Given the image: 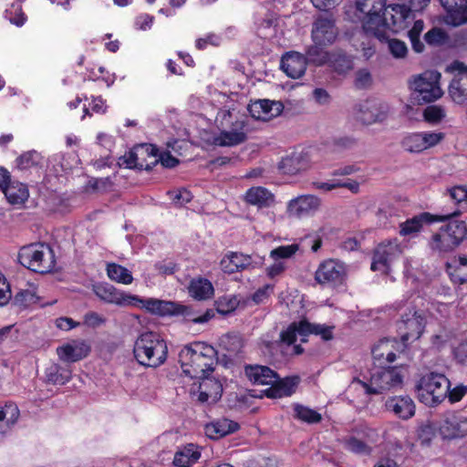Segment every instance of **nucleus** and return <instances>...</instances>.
Instances as JSON below:
<instances>
[{"label": "nucleus", "instance_id": "nucleus-26", "mask_svg": "<svg viewBox=\"0 0 467 467\" xmlns=\"http://www.w3.org/2000/svg\"><path fill=\"white\" fill-rule=\"evenodd\" d=\"M309 157L306 152H293L281 160L278 169L288 175H295L309 167Z\"/></svg>", "mask_w": 467, "mask_h": 467}, {"label": "nucleus", "instance_id": "nucleus-31", "mask_svg": "<svg viewBox=\"0 0 467 467\" xmlns=\"http://www.w3.org/2000/svg\"><path fill=\"white\" fill-rule=\"evenodd\" d=\"M239 429V424L228 419H221L205 425L204 431L208 438L218 440Z\"/></svg>", "mask_w": 467, "mask_h": 467}, {"label": "nucleus", "instance_id": "nucleus-23", "mask_svg": "<svg viewBox=\"0 0 467 467\" xmlns=\"http://www.w3.org/2000/svg\"><path fill=\"white\" fill-rule=\"evenodd\" d=\"M300 382L298 376L280 379L277 374L276 381L272 382L271 387L263 390V395L270 399H277L292 395Z\"/></svg>", "mask_w": 467, "mask_h": 467}, {"label": "nucleus", "instance_id": "nucleus-57", "mask_svg": "<svg viewBox=\"0 0 467 467\" xmlns=\"http://www.w3.org/2000/svg\"><path fill=\"white\" fill-rule=\"evenodd\" d=\"M452 278L460 284L467 282V256H460L456 265L452 267V271L450 272Z\"/></svg>", "mask_w": 467, "mask_h": 467}, {"label": "nucleus", "instance_id": "nucleus-33", "mask_svg": "<svg viewBox=\"0 0 467 467\" xmlns=\"http://www.w3.org/2000/svg\"><path fill=\"white\" fill-rule=\"evenodd\" d=\"M3 192L8 202L11 204H22L28 196V188L25 183L19 182H11L4 188Z\"/></svg>", "mask_w": 467, "mask_h": 467}, {"label": "nucleus", "instance_id": "nucleus-16", "mask_svg": "<svg viewBox=\"0 0 467 467\" xmlns=\"http://www.w3.org/2000/svg\"><path fill=\"white\" fill-rule=\"evenodd\" d=\"M438 429L442 439L452 440L467 436V418L447 413L440 420Z\"/></svg>", "mask_w": 467, "mask_h": 467}, {"label": "nucleus", "instance_id": "nucleus-1", "mask_svg": "<svg viewBox=\"0 0 467 467\" xmlns=\"http://www.w3.org/2000/svg\"><path fill=\"white\" fill-rule=\"evenodd\" d=\"M217 351L210 345L193 342L185 346L179 353V362L183 373L192 379L210 376L217 363Z\"/></svg>", "mask_w": 467, "mask_h": 467}, {"label": "nucleus", "instance_id": "nucleus-2", "mask_svg": "<svg viewBox=\"0 0 467 467\" xmlns=\"http://www.w3.org/2000/svg\"><path fill=\"white\" fill-rule=\"evenodd\" d=\"M133 355L138 363L147 368H159L168 358L166 341L156 332L140 334L133 346Z\"/></svg>", "mask_w": 467, "mask_h": 467}, {"label": "nucleus", "instance_id": "nucleus-39", "mask_svg": "<svg viewBox=\"0 0 467 467\" xmlns=\"http://www.w3.org/2000/svg\"><path fill=\"white\" fill-rule=\"evenodd\" d=\"M220 347L227 352L229 358L238 356L244 347V341L241 336L234 333H228L221 337Z\"/></svg>", "mask_w": 467, "mask_h": 467}, {"label": "nucleus", "instance_id": "nucleus-4", "mask_svg": "<svg viewBox=\"0 0 467 467\" xmlns=\"http://www.w3.org/2000/svg\"><path fill=\"white\" fill-rule=\"evenodd\" d=\"M353 383L360 385L367 395H379L401 389L403 385L402 367H381L373 372L369 383L355 378Z\"/></svg>", "mask_w": 467, "mask_h": 467}, {"label": "nucleus", "instance_id": "nucleus-17", "mask_svg": "<svg viewBox=\"0 0 467 467\" xmlns=\"http://www.w3.org/2000/svg\"><path fill=\"white\" fill-rule=\"evenodd\" d=\"M247 140L244 120L231 122L230 130H223L213 138V143L219 147H234Z\"/></svg>", "mask_w": 467, "mask_h": 467}, {"label": "nucleus", "instance_id": "nucleus-60", "mask_svg": "<svg viewBox=\"0 0 467 467\" xmlns=\"http://www.w3.org/2000/svg\"><path fill=\"white\" fill-rule=\"evenodd\" d=\"M391 33H389V39L379 40L380 42H387L389 45V49L390 53L395 57H404L408 53V48L406 44L403 41L390 38Z\"/></svg>", "mask_w": 467, "mask_h": 467}, {"label": "nucleus", "instance_id": "nucleus-53", "mask_svg": "<svg viewBox=\"0 0 467 467\" xmlns=\"http://www.w3.org/2000/svg\"><path fill=\"white\" fill-rule=\"evenodd\" d=\"M239 305V300L235 296H224L216 302V311L221 315H228L234 312Z\"/></svg>", "mask_w": 467, "mask_h": 467}, {"label": "nucleus", "instance_id": "nucleus-54", "mask_svg": "<svg viewBox=\"0 0 467 467\" xmlns=\"http://www.w3.org/2000/svg\"><path fill=\"white\" fill-rule=\"evenodd\" d=\"M167 195L175 207H182L192 199V192L184 188L169 191Z\"/></svg>", "mask_w": 467, "mask_h": 467}, {"label": "nucleus", "instance_id": "nucleus-35", "mask_svg": "<svg viewBox=\"0 0 467 467\" xmlns=\"http://www.w3.org/2000/svg\"><path fill=\"white\" fill-rule=\"evenodd\" d=\"M462 237L457 235H432L431 246L438 254L452 252L462 242Z\"/></svg>", "mask_w": 467, "mask_h": 467}, {"label": "nucleus", "instance_id": "nucleus-34", "mask_svg": "<svg viewBox=\"0 0 467 467\" xmlns=\"http://www.w3.org/2000/svg\"><path fill=\"white\" fill-rule=\"evenodd\" d=\"M45 378L47 383L65 385L71 379V369L67 367L52 363L46 368Z\"/></svg>", "mask_w": 467, "mask_h": 467}, {"label": "nucleus", "instance_id": "nucleus-27", "mask_svg": "<svg viewBox=\"0 0 467 467\" xmlns=\"http://www.w3.org/2000/svg\"><path fill=\"white\" fill-rule=\"evenodd\" d=\"M343 266L334 260L323 262L316 271L315 278L321 285L340 281Z\"/></svg>", "mask_w": 467, "mask_h": 467}, {"label": "nucleus", "instance_id": "nucleus-5", "mask_svg": "<svg viewBox=\"0 0 467 467\" xmlns=\"http://www.w3.org/2000/svg\"><path fill=\"white\" fill-rule=\"evenodd\" d=\"M450 387L451 382L444 374L429 372L419 379L415 389L420 402L434 407L446 399Z\"/></svg>", "mask_w": 467, "mask_h": 467}, {"label": "nucleus", "instance_id": "nucleus-52", "mask_svg": "<svg viewBox=\"0 0 467 467\" xmlns=\"http://www.w3.org/2000/svg\"><path fill=\"white\" fill-rule=\"evenodd\" d=\"M37 296L31 289H21L12 298V304L19 308H26L36 303Z\"/></svg>", "mask_w": 467, "mask_h": 467}, {"label": "nucleus", "instance_id": "nucleus-51", "mask_svg": "<svg viewBox=\"0 0 467 467\" xmlns=\"http://www.w3.org/2000/svg\"><path fill=\"white\" fill-rule=\"evenodd\" d=\"M424 29V22L420 19L414 21L412 27L408 31L412 49L420 53L424 50V44L420 41V36Z\"/></svg>", "mask_w": 467, "mask_h": 467}, {"label": "nucleus", "instance_id": "nucleus-37", "mask_svg": "<svg viewBox=\"0 0 467 467\" xmlns=\"http://www.w3.org/2000/svg\"><path fill=\"white\" fill-rule=\"evenodd\" d=\"M201 457L198 447L192 443L186 445L174 455L173 464L177 467H190Z\"/></svg>", "mask_w": 467, "mask_h": 467}, {"label": "nucleus", "instance_id": "nucleus-21", "mask_svg": "<svg viewBox=\"0 0 467 467\" xmlns=\"http://www.w3.org/2000/svg\"><path fill=\"white\" fill-rule=\"evenodd\" d=\"M137 300H132L130 306H136L145 308L149 313L157 316H174L176 303L155 298L142 299L133 296Z\"/></svg>", "mask_w": 467, "mask_h": 467}, {"label": "nucleus", "instance_id": "nucleus-46", "mask_svg": "<svg viewBox=\"0 0 467 467\" xmlns=\"http://www.w3.org/2000/svg\"><path fill=\"white\" fill-rule=\"evenodd\" d=\"M107 273L111 280L118 283L129 285L133 280L131 273L127 268L114 263L108 265Z\"/></svg>", "mask_w": 467, "mask_h": 467}, {"label": "nucleus", "instance_id": "nucleus-44", "mask_svg": "<svg viewBox=\"0 0 467 467\" xmlns=\"http://www.w3.org/2000/svg\"><path fill=\"white\" fill-rule=\"evenodd\" d=\"M397 209L389 203L381 204L377 213V222L383 230H390L391 228V218L397 215Z\"/></svg>", "mask_w": 467, "mask_h": 467}, {"label": "nucleus", "instance_id": "nucleus-40", "mask_svg": "<svg viewBox=\"0 0 467 467\" xmlns=\"http://www.w3.org/2000/svg\"><path fill=\"white\" fill-rule=\"evenodd\" d=\"M179 315L183 316L187 321L195 324H203L214 317V311L213 309H207L204 314L197 315L192 307L176 303L174 316Z\"/></svg>", "mask_w": 467, "mask_h": 467}, {"label": "nucleus", "instance_id": "nucleus-20", "mask_svg": "<svg viewBox=\"0 0 467 467\" xmlns=\"http://www.w3.org/2000/svg\"><path fill=\"white\" fill-rule=\"evenodd\" d=\"M446 11L448 25L459 26L467 23V0H440Z\"/></svg>", "mask_w": 467, "mask_h": 467}, {"label": "nucleus", "instance_id": "nucleus-62", "mask_svg": "<svg viewBox=\"0 0 467 467\" xmlns=\"http://www.w3.org/2000/svg\"><path fill=\"white\" fill-rule=\"evenodd\" d=\"M111 186L112 182L109 178H92L87 185L88 189L98 192H107Z\"/></svg>", "mask_w": 467, "mask_h": 467}, {"label": "nucleus", "instance_id": "nucleus-14", "mask_svg": "<svg viewBox=\"0 0 467 467\" xmlns=\"http://www.w3.org/2000/svg\"><path fill=\"white\" fill-rule=\"evenodd\" d=\"M448 69L457 72L449 85V96L455 104L467 106V67L456 60Z\"/></svg>", "mask_w": 467, "mask_h": 467}, {"label": "nucleus", "instance_id": "nucleus-38", "mask_svg": "<svg viewBox=\"0 0 467 467\" xmlns=\"http://www.w3.org/2000/svg\"><path fill=\"white\" fill-rule=\"evenodd\" d=\"M398 344L396 339L383 338L372 348L374 359L380 360L385 358L389 363L396 359V354L393 351L394 345Z\"/></svg>", "mask_w": 467, "mask_h": 467}, {"label": "nucleus", "instance_id": "nucleus-13", "mask_svg": "<svg viewBox=\"0 0 467 467\" xmlns=\"http://www.w3.org/2000/svg\"><path fill=\"white\" fill-rule=\"evenodd\" d=\"M402 253V247L397 238L382 242L376 248L371 263L372 271H380L389 274L390 262Z\"/></svg>", "mask_w": 467, "mask_h": 467}, {"label": "nucleus", "instance_id": "nucleus-61", "mask_svg": "<svg viewBox=\"0 0 467 467\" xmlns=\"http://www.w3.org/2000/svg\"><path fill=\"white\" fill-rule=\"evenodd\" d=\"M298 250V244H292L289 245H281L271 251L270 256L277 261L279 259H286L292 257Z\"/></svg>", "mask_w": 467, "mask_h": 467}, {"label": "nucleus", "instance_id": "nucleus-22", "mask_svg": "<svg viewBox=\"0 0 467 467\" xmlns=\"http://www.w3.org/2000/svg\"><path fill=\"white\" fill-rule=\"evenodd\" d=\"M385 408L401 420H409L415 414V404L412 399L406 396H394L385 402Z\"/></svg>", "mask_w": 467, "mask_h": 467}, {"label": "nucleus", "instance_id": "nucleus-6", "mask_svg": "<svg viewBox=\"0 0 467 467\" xmlns=\"http://www.w3.org/2000/svg\"><path fill=\"white\" fill-rule=\"evenodd\" d=\"M385 5L386 0H356L355 5L349 6L346 13L349 16L353 9L355 17L350 19L353 22H360L368 36H383V34L379 31V22Z\"/></svg>", "mask_w": 467, "mask_h": 467}, {"label": "nucleus", "instance_id": "nucleus-25", "mask_svg": "<svg viewBox=\"0 0 467 467\" xmlns=\"http://www.w3.org/2000/svg\"><path fill=\"white\" fill-rule=\"evenodd\" d=\"M94 292L101 300L121 306H130L132 300H137L132 295L120 292L109 284L95 286Z\"/></svg>", "mask_w": 467, "mask_h": 467}, {"label": "nucleus", "instance_id": "nucleus-59", "mask_svg": "<svg viewBox=\"0 0 467 467\" xmlns=\"http://www.w3.org/2000/svg\"><path fill=\"white\" fill-rule=\"evenodd\" d=\"M447 38V34L439 27H432L424 35V40L430 46H441Z\"/></svg>", "mask_w": 467, "mask_h": 467}, {"label": "nucleus", "instance_id": "nucleus-58", "mask_svg": "<svg viewBox=\"0 0 467 467\" xmlns=\"http://www.w3.org/2000/svg\"><path fill=\"white\" fill-rule=\"evenodd\" d=\"M300 321L299 322H293L289 325V327L283 330L280 333V340L276 342V344L285 343L288 346L294 344L296 340V335H301V329L299 327Z\"/></svg>", "mask_w": 467, "mask_h": 467}, {"label": "nucleus", "instance_id": "nucleus-63", "mask_svg": "<svg viewBox=\"0 0 467 467\" xmlns=\"http://www.w3.org/2000/svg\"><path fill=\"white\" fill-rule=\"evenodd\" d=\"M370 73L366 69H360L356 74L355 86L358 88H366L371 84Z\"/></svg>", "mask_w": 467, "mask_h": 467}, {"label": "nucleus", "instance_id": "nucleus-64", "mask_svg": "<svg viewBox=\"0 0 467 467\" xmlns=\"http://www.w3.org/2000/svg\"><path fill=\"white\" fill-rule=\"evenodd\" d=\"M467 393V386L464 385H458L453 389H448V395H446V398L449 399L451 403H455L460 401L462 397Z\"/></svg>", "mask_w": 467, "mask_h": 467}, {"label": "nucleus", "instance_id": "nucleus-30", "mask_svg": "<svg viewBox=\"0 0 467 467\" xmlns=\"http://www.w3.org/2000/svg\"><path fill=\"white\" fill-rule=\"evenodd\" d=\"M252 264V255L231 253L221 260L220 265L224 273L234 274L249 267Z\"/></svg>", "mask_w": 467, "mask_h": 467}, {"label": "nucleus", "instance_id": "nucleus-56", "mask_svg": "<svg viewBox=\"0 0 467 467\" xmlns=\"http://www.w3.org/2000/svg\"><path fill=\"white\" fill-rule=\"evenodd\" d=\"M436 428L431 423L426 422L419 426L417 429V438L420 444L423 446H429L435 437Z\"/></svg>", "mask_w": 467, "mask_h": 467}, {"label": "nucleus", "instance_id": "nucleus-3", "mask_svg": "<svg viewBox=\"0 0 467 467\" xmlns=\"http://www.w3.org/2000/svg\"><path fill=\"white\" fill-rule=\"evenodd\" d=\"M459 214V212L449 214H432L428 212H423L408 219L404 223H400V234H417L420 231H424V227L427 225L441 222H447L446 224L441 228V230L444 231L446 234H467V224L464 221L457 218Z\"/></svg>", "mask_w": 467, "mask_h": 467}, {"label": "nucleus", "instance_id": "nucleus-8", "mask_svg": "<svg viewBox=\"0 0 467 467\" xmlns=\"http://www.w3.org/2000/svg\"><path fill=\"white\" fill-rule=\"evenodd\" d=\"M19 257L22 265L39 274L50 272L54 264L53 251L45 244H32L23 247Z\"/></svg>", "mask_w": 467, "mask_h": 467}, {"label": "nucleus", "instance_id": "nucleus-48", "mask_svg": "<svg viewBox=\"0 0 467 467\" xmlns=\"http://www.w3.org/2000/svg\"><path fill=\"white\" fill-rule=\"evenodd\" d=\"M199 389H204V390L210 393V397L213 402H217L223 394V385L219 379L206 376L202 378Z\"/></svg>", "mask_w": 467, "mask_h": 467}, {"label": "nucleus", "instance_id": "nucleus-42", "mask_svg": "<svg viewBox=\"0 0 467 467\" xmlns=\"http://www.w3.org/2000/svg\"><path fill=\"white\" fill-rule=\"evenodd\" d=\"M324 45L316 44L309 46L305 54L306 62H309L316 66H323L327 63L331 52L324 50Z\"/></svg>", "mask_w": 467, "mask_h": 467}, {"label": "nucleus", "instance_id": "nucleus-47", "mask_svg": "<svg viewBox=\"0 0 467 467\" xmlns=\"http://www.w3.org/2000/svg\"><path fill=\"white\" fill-rule=\"evenodd\" d=\"M294 412L296 419L308 424L319 423L322 420V416L320 413L300 404H296L294 406Z\"/></svg>", "mask_w": 467, "mask_h": 467}, {"label": "nucleus", "instance_id": "nucleus-43", "mask_svg": "<svg viewBox=\"0 0 467 467\" xmlns=\"http://www.w3.org/2000/svg\"><path fill=\"white\" fill-rule=\"evenodd\" d=\"M19 414L18 407L15 403H5L0 410V433H5L9 426L14 425Z\"/></svg>", "mask_w": 467, "mask_h": 467}, {"label": "nucleus", "instance_id": "nucleus-12", "mask_svg": "<svg viewBox=\"0 0 467 467\" xmlns=\"http://www.w3.org/2000/svg\"><path fill=\"white\" fill-rule=\"evenodd\" d=\"M444 139V133L436 131L412 132L406 134L401 148L410 153H420L438 145Z\"/></svg>", "mask_w": 467, "mask_h": 467}, {"label": "nucleus", "instance_id": "nucleus-19", "mask_svg": "<svg viewBox=\"0 0 467 467\" xmlns=\"http://www.w3.org/2000/svg\"><path fill=\"white\" fill-rule=\"evenodd\" d=\"M248 110L254 119L268 121L283 112L284 105L278 100L259 99L253 102Z\"/></svg>", "mask_w": 467, "mask_h": 467}, {"label": "nucleus", "instance_id": "nucleus-24", "mask_svg": "<svg viewBox=\"0 0 467 467\" xmlns=\"http://www.w3.org/2000/svg\"><path fill=\"white\" fill-rule=\"evenodd\" d=\"M280 67L287 77L299 78L306 72V62L303 55L297 52H290L282 57Z\"/></svg>", "mask_w": 467, "mask_h": 467}, {"label": "nucleus", "instance_id": "nucleus-36", "mask_svg": "<svg viewBox=\"0 0 467 467\" xmlns=\"http://www.w3.org/2000/svg\"><path fill=\"white\" fill-rule=\"evenodd\" d=\"M189 294L197 300H206L213 296V286L206 278L192 279L189 285Z\"/></svg>", "mask_w": 467, "mask_h": 467}, {"label": "nucleus", "instance_id": "nucleus-11", "mask_svg": "<svg viewBox=\"0 0 467 467\" xmlns=\"http://www.w3.org/2000/svg\"><path fill=\"white\" fill-rule=\"evenodd\" d=\"M158 152V148L152 144H140L119 159L120 164H124L129 169L150 171L158 163V160L154 159L147 162L146 158H155Z\"/></svg>", "mask_w": 467, "mask_h": 467}, {"label": "nucleus", "instance_id": "nucleus-49", "mask_svg": "<svg viewBox=\"0 0 467 467\" xmlns=\"http://www.w3.org/2000/svg\"><path fill=\"white\" fill-rule=\"evenodd\" d=\"M42 159L41 154L36 150H28L16 159V166L19 170H28L40 165Z\"/></svg>", "mask_w": 467, "mask_h": 467}, {"label": "nucleus", "instance_id": "nucleus-7", "mask_svg": "<svg viewBox=\"0 0 467 467\" xmlns=\"http://www.w3.org/2000/svg\"><path fill=\"white\" fill-rule=\"evenodd\" d=\"M411 8L400 4L385 6L383 16L379 22V31L383 34V36H374L379 40L389 39V33L397 34L406 29L414 19ZM413 9L417 11L414 7Z\"/></svg>", "mask_w": 467, "mask_h": 467}, {"label": "nucleus", "instance_id": "nucleus-45", "mask_svg": "<svg viewBox=\"0 0 467 467\" xmlns=\"http://www.w3.org/2000/svg\"><path fill=\"white\" fill-rule=\"evenodd\" d=\"M341 442L346 450L356 454L369 455L372 451L369 445L355 436L345 437Z\"/></svg>", "mask_w": 467, "mask_h": 467}, {"label": "nucleus", "instance_id": "nucleus-41", "mask_svg": "<svg viewBox=\"0 0 467 467\" xmlns=\"http://www.w3.org/2000/svg\"><path fill=\"white\" fill-rule=\"evenodd\" d=\"M327 63L329 67L339 75H344L353 68L351 57L338 50L331 52Z\"/></svg>", "mask_w": 467, "mask_h": 467}, {"label": "nucleus", "instance_id": "nucleus-32", "mask_svg": "<svg viewBox=\"0 0 467 467\" xmlns=\"http://www.w3.org/2000/svg\"><path fill=\"white\" fill-rule=\"evenodd\" d=\"M89 351V347L83 342L75 346L67 344L57 348V356L66 362L81 360L88 355Z\"/></svg>", "mask_w": 467, "mask_h": 467}, {"label": "nucleus", "instance_id": "nucleus-28", "mask_svg": "<svg viewBox=\"0 0 467 467\" xmlns=\"http://www.w3.org/2000/svg\"><path fill=\"white\" fill-rule=\"evenodd\" d=\"M244 373L251 382L258 385H270L277 379V373L266 366L247 365Z\"/></svg>", "mask_w": 467, "mask_h": 467}, {"label": "nucleus", "instance_id": "nucleus-15", "mask_svg": "<svg viewBox=\"0 0 467 467\" xmlns=\"http://www.w3.org/2000/svg\"><path fill=\"white\" fill-rule=\"evenodd\" d=\"M321 206L319 197L313 194L299 195L286 204L285 213L290 218H304L315 214Z\"/></svg>", "mask_w": 467, "mask_h": 467}, {"label": "nucleus", "instance_id": "nucleus-55", "mask_svg": "<svg viewBox=\"0 0 467 467\" xmlns=\"http://www.w3.org/2000/svg\"><path fill=\"white\" fill-rule=\"evenodd\" d=\"M423 117L427 122L437 124L446 117V111L442 106L431 105L424 109Z\"/></svg>", "mask_w": 467, "mask_h": 467}, {"label": "nucleus", "instance_id": "nucleus-18", "mask_svg": "<svg viewBox=\"0 0 467 467\" xmlns=\"http://www.w3.org/2000/svg\"><path fill=\"white\" fill-rule=\"evenodd\" d=\"M337 29L331 18L318 17L313 24L311 38L314 43L329 46L335 42Z\"/></svg>", "mask_w": 467, "mask_h": 467}, {"label": "nucleus", "instance_id": "nucleus-29", "mask_svg": "<svg viewBox=\"0 0 467 467\" xmlns=\"http://www.w3.org/2000/svg\"><path fill=\"white\" fill-rule=\"evenodd\" d=\"M244 200L247 203L258 208L270 207L275 202L274 193L262 186L249 188L245 192Z\"/></svg>", "mask_w": 467, "mask_h": 467}, {"label": "nucleus", "instance_id": "nucleus-10", "mask_svg": "<svg viewBox=\"0 0 467 467\" xmlns=\"http://www.w3.org/2000/svg\"><path fill=\"white\" fill-rule=\"evenodd\" d=\"M426 325V317L423 311L416 309L414 306L407 307V311L401 314V318L397 324L398 333L400 336L403 346L409 340L420 338Z\"/></svg>", "mask_w": 467, "mask_h": 467}, {"label": "nucleus", "instance_id": "nucleus-9", "mask_svg": "<svg viewBox=\"0 0 467 467\" xmlns=\"http://www.w3.org/2000/svg\"><path fill=\"white\" fill-rule=\"evenodd\" d=\"M441 73L436 70H427L415 77L410 88L416 94L420 103H429L440 99L443 92L440 87Z\"/></svg>", "mask_w": 467, "mask_h": 467}, {"label": "nucleus", "instance_id": "nucleus-50", "mask_svg": "<svg viewBox=\"0 0 467 467\" xmlns=\"http://www.w3.org/2000/svg\"><path fill=\"white\" fill-rule=\"evenodd\" d=\"M424 29V22L420 19L414 21L412 27L408 31L412 49L420 53L424 50V44L420 41V36Z\"/></svg>", "mask_w": 467, "mask_h": 467}]
</instances>
